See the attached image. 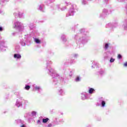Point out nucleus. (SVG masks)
I'll use <instances>...</instances> for the list:
<instances>
[{
    "label": "nucleus",
    "instance_id": "f257e3e1",
    "mask_svg": "<svg viewBox=\"0 0 127 127\" xmlns=\"http://www.w3.org/2000/svg\"><path fill=\"white\" fill-rule=\"evenodd\" d=\"M14 58H17V59H20V58H21V56L19 54H15L14 55Z\"/></svg>",
    "mask_w": 127,
    "mask_h": 127
},
{
    "label": "nucleus",
    "instance_id": "f03ea898",
    "mask_svg": "<svg viewBox=\"0 0 127 127\" xmlns=\"http://www.w3.org/2000/svg\"><path fill=\"white\" fill-rule=\"evenodd\" d=\"M34 41H35V42H36V43H37V44H40V43H41L40 42V40H39V39H37V38H35V39H34Z\"/></svg>",
    "mask_w": 127,
    "mask_h": 127
},
{
    "label": "nucleus",
    "instance_id": "7ed1b4c3",
    "mask_svg": "<svg viewBox=\"0 0 127 127\" xmlns=\"http://www.w3.org/2000/svg\"><path fill=\"white\" fill-rule=\"evenodd\" d=\"M95 90L93 88H90L89 90V94H93Z\"/></svg>",
    "mask_w": 127,
    "mask_h": 127
},
{
    "label": "nucleus",
    "instance_id": "20e7f679",
    "mask_svg": "<svg viewBox=\"0 0 127 127\" xmlns=\"http://www.w3.org/2000/svg\"><path fill=\"white\" fill-rule=\"evenodd\" d=\"M49 121V119H48V118L43 119V123H44V124H45V123H47V122H48Z\"/></svg>",
    "mask_w": 127,
    "mask_h": 127
},
{
    "label": "nucleus",
    "instance_id": "39448f33",
    "mask_svg": "<svg viewBox=\"0 0 127 127\" xmlns=\"http://www.w3.org/2000/svg\"><path fill=\"white\" fill-rule=\"evenodd\" d=\"M25 90H27V91H28V90H29V89H30V86L26 85L25 87Z\"/></svg>",
    "mask_w": 127,
    "mask_h": 127
},
{
    "label": "nucleus",
    "instance_id": "423d86ee",
    "mask_svg": "<svg viewBox=\"0 0 127 127\" xmlns=\"http://www.w3.org/2000/svg\"><path fill=\"white\" fill-rule=\"evenodd\" d=\"M109 48V44L106 43L105 46V49H108Z\"/></svg>",
    "mask_w": 127,
    "mask_h": 127
},
{
    "label": "nucleus",
    "instance_id": "0eeeda50",
    "mask_svg": "<svg viewBox=\"0 0 127 127\" xmlns=\"http://www.w3.org/2000/svg\"><path fill=\"white\" fill-rule=\"evenodd\" d=\"M102 106V107H105V105H106V102L104 101H103L101 103Z\"/></svg>",
    "mask_w": 127,
    "mask_h": 127
},
{
    "label": "nucleus",
    "instance_id": "6e6552de",
    "mask_svg": "<svg viewBox=\"0 0 127 127\" xmlns=\"http://www.w3.org/2000/svg\"><path fill=\"white\" fill-rule=\"evenodd\" d=\"M76 82L80 81V78L79 77H77L76 78Z\"/></svg>",
    "mask_w": 127,
    "mask_h": 127
},
{
    "label": "nucleus",
    "instance_id": "1a4fd4ad",
    "mask_svg": "<svg viewBox=\"0 0 127 127\" xmlns=\"http://www.w3.org/2000/svg\"><path fill=\"white\" fill-rule=\"evenodd\" d=\"M118 58L119 59H121V58H122V55H121L120 54L118 55Z\"/></svg>",
    "mask_w": 127,
    "mask_h": 127
},
{
    "label": "nucleus",
    "instance_id": "9d476101",
    "mask_svg": "<svg viewBox=\"0 0 127 127\" xmlns=\"http://www.w3.org/2000/svg\"><path fill=\"white\" fill-rule=\"evenodd\" d=\"M115 61V59H114L113 58H111L110 60V62L113 63Z\"/></svg>",
    "mask_w": 127,
    "mask_h": 127
},
{
    "label": "nucleus",
    "instance_id": "9b49d317",
    "mask_svg": "<svg viewBox=\"0 0 127 127\" xmlns=\"http://www.w3.org/2000/svg\"><path fill=\"white\" fill-rule=\"evenodd\" d=\"M124 65L125 66V67H127V62L125 63L124 64Z\"/></svg>",
    "mask_w": 127,
    "mask_h": 127
},
{
    "label": "nucleus",
    "instance_id": "f8f14e48",
    "mask_svg": "<svg viewBox=\"0 0 127 127\" xmlns=\"http://www.w3.org/2000/svg\"><path fill=\"white\" fill-rule=\"evenodd\" d=\"M52 127V124H49L48 125V127Z\"/></svg>",
    "mask_w": 127,
    "mask_h": 127
},
{
    "label": "nucleus",
    "instance_id": "ddd939ff",
    "mask_svg": "<svg viewBox=\"0 0 127 127\" xmlns=\"http://www.w3.org/2000/svg\"><path fill=\"white\" fill-rule=\"evenodd\" d=\"M39 89H40V87H39V86L36 87V90H39Z\"/></svg>",
    "mask_w": 127,
    "mask_h": 127
},
{
    "label": "nucleus",
    "instance_id": "4468645a",
    "mask_svg": "<svg viewBox=\"0 0 127 127\" xmlns=\"http://www.w3.org/2000/svg\"><path fill=\"white\" fill-rule=\"evenodd\" d=\"M0 31H2V28L0 27Z\"/></svg>",
    "mask_w": 127,
    "mask_h": 127
},
{
    "label": "nucleus",
    "instance_id": "2eb2a0df",
    "mask_svg": "<svg viewBox=\"0 0 127 127\" xmlns=\"http://www.w3.org/2000/svg\"><path fill=\"white\" fill-rule=\"evenodd\" d=\"M21 127H24V125H22Z\"/></svg>",
    "mask_w": 127,
    "mask_h": 127
}]
</instances>
